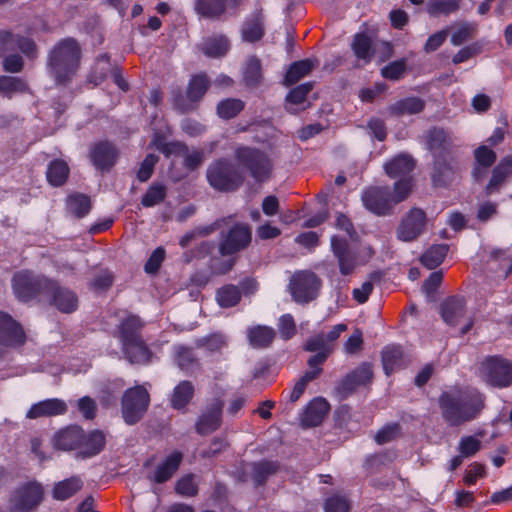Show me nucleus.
Wrapping results in <instances>:
<instances>
[{"label": "nucleus", "instance_id": "b1692460", "mask_svg": "<svg viewBox=\"0 0 512 512\" xmlns=\"http://www.w3.org/2000/svg\"><path fill=\"white\" fill-rule=\"evenodd\" d=\"M182 458L183 456L180 452H172L156 467L152 480L157 483L169 480L179 468Z\"/></svg>", "mask_w": 512, "mask_h": 512}, {"label": "nucleus", "instance_id": "412c9836", "mask_svg": "<svg viewBox=\"0 0 512 512\" xmlns=\"http://www.w3.org/2000/svg\"><path fill=\"white\" fill-rule=\"evenodd\" d=\"M82 440L83 430L72 426L57 432L53 438V445L56 449L68 451L78 447Z\"/></svg>", "mask_w": 512, "mask_h": 512}, {"label": "nucleus", "instance_id": "72a5a7b5", "mask_svg": "<svg viewBox=\"0 0 512 512\" xmlns=\"http://www.w3.org/2000/svg\"><path fill=\"white\" fill-rule=\"evenodd\" d=\"M83 487L80 477L73 476L58 482L53 489V497L57 500H66L76 494Z\"/></svg>", "mask_w": 512, "mask_h": 512}, {"label": "nucleus", "instance_id": "6ab92c4d", "mask_svg": "<svg viewBox=\"0 0 512 512\" xmlns=\"http://www.w3.org/2000/svg\"><path fill=\"white\" fill-rule=\"evenodd\" d=\"M117 157L114 146L108 142H100L91 149L90 158L93 165L100 170L111 168Z\"/></svg>", "mask_w": 512, "mask_h": 512}, {"label": "nucleus", "instance_id": "2f4dec72", "mask_svg": "<svg viewBox=\"0 0 512 512\" xmlns=\"http://www.w3.org/2000/svg\"><path fill=\"white\" fill-rule=\"evenodd\" d=\"M318 65V61L315 59H305L301 61L294 62L289 67L286 76L285 83L286 85H292L298 82L301 78L308 75L314 67Z\"/></svg>", "mask_w": 512, "mask_h": 512}, {"label": "nucleus", "instance_id": "ddd939ff", "mask_svg": "<svg viewBox=\"0 0 512 512\" xmlns=\"http://www.w3.org/2000/svg\"><path fill=\"white\" fill-rule=\"evenodd\" d=\"M364 206L377 215L388 214L394 206L388 188L372 187L362 195Z\"/></svg>", "mask_w": 512, "mask_h": 512}, {"label": "nucleus", "instance_id": "13d9d810", "mask_svg": "<svg viewBox=\"0 0 512 512\" xmlns=\"http://www.w3.org/2000/svg\"><path fill=\"white\" fill-rule=\"evenodd\" d=\"M400 433L401 430L398 424H388L377 432L375 441L380 445L386 444L399 437Z\"/></svg>", "mask_w": 512, "mask_h": 512}, {"label": "nucleus", "instance_id": "a18cd8bd", "mask_svg": "<svg viewBox=\"0 0 512 512\" xmlns=\"http://www.w3.org/2000/svg\"><path fill=\"white\" fill-rule=\"evenodd\" d=\"M28 91L26 82L17 77L0 76V93L11 97L15 93H24Z\"/></svg>", "mask_w": 512, "mask_h": 512}, {"label": "nucleus", "instance_id": "58836bf2", "mask_svg": "<svg viewBox=\"0 0 512 512\" xmlns=\"http://www.w3.org/2000/svg\"><path fill=\"white\" fill-rule=\"evenodd\" d=\"M69 175V167L63 160L52 161L47 169L46 176L48 182L53 186H61Z\"/></svg>", "mask_w": 512, "mask_h": 512}, {"label": "nucleus", "instance_id": "603ef678", "mask_svg": "<svg viewBox=\"0 0 512 512\" xmlns=\"http://www.w3.org/2000/svg\"><path fill=\"white\" fill-rule=\"evenodd\" d=\"M477 30V24L473 22H463L458 25L451 35V43L459 46L467 41Z\"/></svg>", "mask_w": 512, "mask_h": 512}, {"label": "nucleus", "instance_id": "20e7f679", "mask_svg": "<svg viewBox=\"0 0 512 512\" xmlns=\"http://www.w3.org/2000/svg\"><path fill=\"white\" fill-rule=\"evenodd\" d=\"M14 294L21 301H28L38 293L54 288V282L44 277H34L29 271H20L14 274L12 279Z\"/></svg>", "mask_w": 512, "mask_h": 512}, {"label": "nucleus", "instance_id": "393cba45", "mask_svg": "<svg viewBox=\"0 0 512 512\" xmlns=\"http://www.w3.org/2000/svg\"><path fill=\"white\" fill-rule=\"evenodd\" d=\"M351 49L356 59L362 64L371 62L374 55L372 39L365 33H357L351 43Z\"/></svg>", "mask_w": 512, "mask_h": 512}, {"label": "nucleus", "instance_id": "bb28decb", "mask_svg": "<svg viewBox=\"0 0 512 512\" xmlns=\"http://www.w3.org/2000/svg\"><path fill=\"white\" fill-rule=\"evenodd\" d=\"M391 178H410L408 175L414 169V161L408 155H398L384 166Z\"/></svg>", "mask_w": 512, "mask_h": 512}, {"label": "nucleus", "instance_id": "052dcab7", "mask_svg": "<svg viewBox=\"0 0 512 512\" xmlns=\"http://www.w3.org/2000/svg\"><path fill=\"white\" fill-rule=\"evenodd\" d=\"M481 448V441L474 436L462 437L459 442V452L463 457H471Z\"/></svg>", "mask_w": 512, "mask_h": 512}, {"label": "nucleus", "instance_id": "f8f14e48", "mask_svg": "<svg viewBox=\"0 0 512 512\" xmlns=\"http://www.w3.org/2000/svg\"><path fill=\"white\" fill-rule=\"evenodd\" d=\"M236 156L241 163L248 167L251 175L257 181H265L271 173V162L266 155L248 147L237 149Z\"/></svg>", "mask_w": 512, "mask_h": 512}, {"label": "nucleus", "instance_id": "1a4fd4ad", "mask_svg": "<svg viewBox=\"0 0 512 512\" xmlns=\"http://www.w3.org/2000/svg\"><path fill=\"white\" fill-rule=\"evenodd\" d=\"M320 279L310 271H298L290 279L289 289L292 298L298 303H307L317 297Z\"/></svg>", "mask_w": 512, "mask_h": 512}, {"label": "nucleus", "instance_id": "4c0bfd02", "mask_svg": "<svg viewBox=\"0 0 512 512\" xmlns=\"http://www.w3.org/2000/svg\"><path fill=\"white\" fill-rule=\"evenodd\" d=\"M142 327V323L140 319L136 316H129L126 320H124L121 324V340L123 346L130 351L131 346L129 340H133L138 337V332Z\"/></svg>", "mask_w": 512, "mask_h": 512}, {"label": "nucleus", "instance_id": "8fccbe9b", "mask_svg": "<svg viewBox=\"0 0 512 512\" xmlns=\"http://www.w3.org/2000/svg\"><path fill=\"white\" fill-rule=\"evenodd\" d=\"M209 85V81L206 75H196L194 76L188 86L187 96L191 101L199 100L206 92Z\"/></svg>", "mask_w": 512, "mask_h": 512}, {"label": "nucleus", "instance_id": "ea45409f", "mask_svg": "<svg viewBox=\"0 0 512 512\" xmlns=\"http://www.w3.org/2000/svg\"><path fill=\"white\" fill-rule=\"evenodd\" d=\"M195 10L207 18H218L225 12L224 0H196Z\"/></svg>", "mask_w": 512, "mask_h": 512}, {"label": "nucleus", "instance_id": "c756f323", "mask_svg": "<svg viewBox=\"0 0 512 512\" xmlns=\"http://www.w3.org/2000/svg\"><path fill=\"white\" fill-rule=\"evenodd\" d=\"M476 164L472 175L475 180H481L485 177L487 169L495 162L496 154L486 146H480L475 150Z\"/></svg>", "mask_w": 512, "mask_h": 512}, {"label": "nucleus", "instance_id": "4d7b16f0", "mask_svg": "<svg viewBox=\"0 0 512 512\" xmlns=\"http://www.w3.org/2000/svg\"><path fill=\"white\" fill-rule=\"evenodd\" d=\"M411 187V178H399L394 184L393 194H390L393 204L395 205L405 200L411 191Z\"/></svg>", "mask_w": 512, "mask_h": 512}, {"label": "nucleus", "instance_id": "f3484780", "mask_svg": "<svg viewBox=\"0 0 512 512\" xmlns=\"http://www.w3.org/2000/svg\"><path fill=\"white\" fill-rule=\"evenodd\" d=\"M23 329L8 314L0 312V344L21 345L24 342Z\"/></svg>", "mask_w": 512, "mask_h": 512}, {"label": "nucleus", "instance_id": "69168bd1", "mask_svg": "<svg viewBox=\"0 0 512 512\" xmlns=\"http://www.w3.org/2000/svg\"><path fill=\"white\" fill-rule=\"evenodd\" d=\"M261 78V65L258 59L248 61L244 72V79L248 85H256Z\"/></svg>", "mask_w": 512, "mask_h": 512}, {"label": "nucleus", "instance_id": "4be33fe9", "mask_svg": "<svg viewBox=\"0 0 512 512\" xmlns=\"http://www.w3.org/2000/svg\"><path fill=\"white\" fill-rule=\"evenodd\" d=\"M425 144L434 158H441L444 155L451 154L450 139L445 131L441 129L430 130L425 138Z\"/></svg>", "mask_w": 512, "mask_h": 512}, {"label": "nucleus", "instance_id": "0eeeda50", "mask_svg": "<svg viewBox=\"0 0 512 512\" xmlns=\"http://www.w3.org/2000/svg\"><path fill=\"white\" fill-rule=\"evenodd\" d=\"M207 179L214 189L220 191L234 190L242 183L239 172L223 160L216 161L208 167Z\"/></svg>", "mask_w": 512, "mask_h": 512}, {"label": "nucleus", "instance_id": "3c124183", "mask_svg": "<svg viewBox=\"0 0 512 512\" xmlns=\"http://www.w3.org/2000/svg\"><path fill=\"white\" fill-rule=\"evenodd\" d=\"M263 27L259 17H255L244 23L242 37L244 41L255 42L262 38Z\"/></svg>", "mask_w": 512, "mask_h": 512}, {"label": "nucleus", "instance_id": "6e6d98bb", "mask_svg": "<svg viewBox=\"0 0 512 512\" xmlns=\"http://www.w3.org/2000/svg\"><path fill=\"white\" fill-rule=\"evenodd\" d=\"M277 466L273 462H259L252 465V477L256 485L262 484L265 478L274 473Z\"/></svg>", "mask_w": 512, "mask_h": 512}, {"label": "nucleus", "instance_id": "c85d7f7f", "mask_svg": "<svg viewBox=\"0 0 512 512\" xmlns=\"http://www.w3.org/2000/svg\"><path fill=\"white\" fill-rule=\"evenodd\" d=\"M465 301L462 297L447 299L441 307V316L449 325H457L464 314Z\"/></svg>", "mask_w": 512, "mask_h": 512}, {"label": "nucleus", "instance_id": "9b49d317", "mask_svg": "<svg viewBox=\"0 0 512 512\" xmlns=\"http://www.w3.org/2000/svg\"><path fill=\"white\" fill-rule=\"evenodd\" d=\"M43 499V488L37 482H27L18 487L11 495V510L15 512H29Z\"/></svg>", "mask_w": 512, "mask_h": 512}, {"label": "nucleus", "instance_id": "cd10ccee", "mask_svg": "<svg viewBox=\"0 0 512 512\" xmlns=\"http://www.w3.org/2000/svg\"><path fill=\"white\" fill-rule=\"evenodd\" d=\"M45 293H52L53 304L63 313H71L78 306V299L72 291L56 288L55 284L52 290H46Z\"/></svg>", "mask_w": 512, "mask_h": 512}, {"label": "nucleus", "instance_id": "de8ad7c7", "mask_svg": "<svg viewBox=\"0 0 512 512\" xmlns=\"http://www.w3.org/2000/svg\"><path fill=\"white\" fill-rule=\"evenodd\" d=\"M67 208L70 213L81 218L85 216L91 208L90 199L82 194L72 195L68 198Z\"/></svg>", "mask_w": 512, "mask_h": 512}, {"label": "nucleus", "instance_id": "338daca9", "mask_svg": "<svg viewBox=\"0 0 512 512\" xmlns=\"http://www.w3.org/2000/svg\"><path fill=\"white\" fill-rule=\"evenodd\" d=\"M177 363L182 370H190L195 363V357L191 349L175 347Z\"/></svg>", "mask_w": 512, "mask_h": 512}, {"label": "nucleus", "instance_id": "e433bc0d", "mask_svg": "<svg viewBox=\"0 0 512 512\" xmlns=\"http://www.w3.org/2000/svg\"><path fill=\"white\" fill-rule=\"evenodd\" d=\"M424 108V102L417 97L405 98L390 107L392 114L396 116L413 115L420 113Z\"/></svg>", "mask_w": 512, "mask_h": 512}, {"label": "nucleus", "instance_id": "5701e85b", "mask_svg": "<svg viewBox=\"0 0 512 512\" xmlns=\"http://www.w3.org/2000/svg\"><path fill=\"white\" fill-rule=\"evenodd\" d=\"M407 363V359L400 346L389 345L382 351V364L386 375L403 368Z\"/></svg>", "mask_w": 512, "mask_h": 512}, {"label": "nucleus", "instance_id": "a19ab883", "mask_svg": "<svg viewBox=\"0 0 512 512\" xmlns=\"http://www.w3.org/2000/svg\"><path fill=\"white\" fill-rule=\"evenodd\" d=\"M131 346H134L131 348L130 351H127V349L123 346V351L127 357V359L131 363H137V364H145L150 361L151 354L147 347L144 345V343L140 340L139 337L134 338L133 340H129Z\"/></svg>", "mask_w": 512, "mask_h": 512}, {"label": "nucleus", "instance_id": "f257e3e1", "mask_svg": "<svg viewBox=\"0 0 512 512\" xmlns=\"http://www.w3.org/2000/svg\"><path fill=\"white\" fill-rule=\"evenodd\" d=\"M439 407L449 425L460 426L479 417L485 408V395L477 389L444 392Z\"/></svg>", "mask_w": 512, "mask_h": 512}, {"label": "nucleus", "instance_id": "774afa93", "mask_svg": "<svg viewBox=\"0 0 512 512\" xmlns=\"http://www.w3.org/2000/svg\"><path fill=\"white\" fill-rule=\"evenodd\" d=\"M363 347V335L361 330L356 329L345 341L343 349L348 355H353L361 351Z\"/></svg>", "mask_w": 512, "mask_h": 512}, {"label": "nucleus", "instance_id": "37998d69", "mask_svg": "<svg viewBox=\"0 0 512 512\" xmlns=\"http://www.w3.org/2000/svg\"><path fill=\"white\" fill-rule=\"evenodd\" d=\"M84 450L83 455L90 457L98 454L105 445V436L102 432L94 431L87 436L83 435Z\"/></svg>", "mask_w": 512, "mask_h": 512}, {"label": "nucleus", "instance_id": "aec40b11", "mask_svg": "<svg viewBox=\"0 0 512 512\" xmlns=\"http://www.w3.org/2000/svg\"><path fill=\"white\" fill-rule=\"evenodd\" d=\"M222 403L214 401L210 407L201 415L196 424V430L200 434H208L215 431L221 422Z\"/></svg>", "mask_w": 512, "mask_h": 512}, {"label": "nucleus", "instance_id": "dca6fc26", "mask_svg": "<svg viewBox=\"0 0 512 512\" xmlns=\"http://www.w3.org/2000/svg\"><path fill=\"white\" fill-rule=\"evenodd\" d=\"M329 411V403L321 397L311 400L300 415V423L304 427L319 425Z\"/></svg>", "mask_w": 512, "mask_h": 512}, {"label": "nucleus", "instance_id": "39448f33", "mask_svg": "<svg viewBox=\"0 0 512 512\" xmlns=\"http://www.w3.org/2000/svg\"><path fill=\"white\" fill-rule=\"evenodd\" d=\"M151 146L162 152L166 157H170L172 155L182 157L184 159L183 166L189 170L196 169L204 160V154L202 151H190L188 147L181 142H166L164 137L158 133L154 135Z\"/></svg>", "mask_w": 512, "mask_h": 512}, {"label": "nucleus", "instance_id": "680f3d73", "mask_svg": "<svg viewBox=\"0 0 512 512\" xmlns=\"http://www.w3.org/2000/svg\"><path fill=\"white\" fill-rule=\"evenodd\" d=\"M305 350L309 352H332V346L327 343L324 333L312 336L305 344Z\"/></svg>", "mask_w": 512, "mask_h": 512}, {"label": "nucleus", "instance_id": "0e129e2a", "mask_svg": "<svg viewBox=\"0 0 512 512\" xmlns=\"http://www.w3.org/2000/svg\"><path fill=\"white\" fill-rule=\"evenodd\" d=\"M278 329L284 340H289L296 334V325L291 314H284L279 318Z\"/></svg>", "mask_w": 512, "mask_h": 512}, {"label": "nucleus", "instance_id": "473e14b6", "mask_svg": "<svg viewBox=\"0 0 512 512\" xmlns=\"http://www.w3.org/2000/svg\"><path fill=\"white\" fill-rule=\"evenodd\" d=\"M230 49V44L225 36L218 35L207 38L201 45L202 52L208 57H222Z\"/></svg>", "mask_w": 512, "mask_h": 512}, {"label": "nucleus", "instance_id": "79ce46f5", "mask_svg": "<svg viewBox=\"0 0 512 512\" xmlns=\"http://www.w3.org/2000/svg\"><path fill=\"white\" fill-rule=\"evenodd\" d=\"M448 252V245L431 246L421 257V263L428 269H434L442 263Z\"/></svg>", "mask_w": 512, "mask_h": 512}, {"label": "nucleus", "instance_id": "9d476101", "mask_svg": "<svg viewBox=\"0 0 512 512\" xmlns=\"http://www.w3.org/2000/svg\"><path fill=\"white\" fill-rule=\"evenodd\" d=\"M429 220L420 208L410 209L401 219L397 230V238L403 242H411L424 234Z\"/></svg>", "mask_w": 512, "mask_h": 512}, {"label": "nucleus", "instance_id": "c03bdc74", "mask_svg": "<svg viewBox=\"0 0 512 512\" xmlns=\"http://www.w3.org/2000/svg\"><path fill=\"white\" fill-rule=\"evenodd\" d=\"M241 299L239 289L234 285H225L221 287L216 294V300L221 307H233Z\"/></svg>", "mask_w": 512, "mask_h": 512}, {"label": "nucleus", "instance_id": "864d4df0", "mask_svg": "<svg viewBox=\"0 0 512 512\" xmlns=\"http://www.w3.org/2000/svg\"><path fill=\"white\" fill-rule=\"evenodd\" d=\"M165 196L166 187L162 184H153L142 197L141 203L145 207H152L162 202Z\"/></svg>", "mask_w": 512, "mask_h": 512}, {"label": "nucleus", "instance_id": "e2e57ef3", "mask_svg": "<svg viewBox=\"0 0 512 512\" xmlns=\"http://www.w3.org/2000/svg\"><path fill=\"white\" fill-rule=\"evenodd\" d=\"M199 345L211 352L222 350L227 345V340L220 333L211 334L200 340Z\"/></svg>", "mask_w": 512, "mask_h": 512}, {"label": "nucleus", "instance_id": "5fc2aeb1", "mask_svg": "<svg viewBox=\"0 0 512 512\" xmlns=\"http://www.w3.org/2000/svg\"><path fill=\"white\" fill-rule=\"evenodd\" d=\"M244 104L238 99H226L218 104L217 112L221 118L230 119L235 117L242 109Z\"/></svg>", "mask_w": 512, "mask_h": 512}, {"label": "nucleus", "instance_id": "f03ea898", "mask_svg": "<svg viewBox=\"0 0 512 512\" xmlns=\"http://www.w3.org/2000/svg\"><path fill=\"white\" fill-rule=\"evenodd\" d=\"M80 61V48L72 38L60 41L49 56V73L56 83L65 84L75 75Z\"/></svg>", "mask_w": 512, "mask_h": 512}, {"label": "nucleus", "instance_id": "4468645a", "mask_svg": "<svg viewBox=\"0 0 512 512\" xmlns=\"http://www.w3.org/2000/svg\"><path fill=\"white\" fill-rule=\"evenodd\" d=\"M251 241V233L246 225L234 226L220 245L222 255H231L244 249Z\"/></svg>", "mask_w": 512, "mask_h": 512}, {"label": "nucleus", "instance_id": "bf43d9fd", "mask_svg": "<svg viewBox=\"0 0 512 512\" xmlns=\"http://www.w3.org/2000/svg\"><path fill=\"white\" fill-rule=\"evenodd\" d=\"M324 510L325 512H349L350 503L344 496L333 495L326 499Z\"/></svg>", "mask_w": 512, "mask_h": 512}, {"label": "nucleus", "instance_id": "7c9ffc66", "mask_svg": "<svg viewBox=\"0 0 512 512\" xmlns=\"http://www.w3.org/2000/svg\"><path fill=\"white\" fill-rule=\"evenodd\" d=\"M249 343L254 348L269 346L275 338V331L269 326L257 325L247 331Z\"/></svg>", "mask_w": 512, "mask_h": 512}, {"label": "nucleus", "instance_id": "f704fd0d", "mask_svg": "<svg viewBox=\"0 0 512 512\" xmlns=\"http://www.w3.org/2000/svg\"><path fill=\"white\" fill-rule=\"evenodd\" d=\"M372 368L369 364H362L352 373L346 376L343 381V387L346 390H353L359 385H365L372 378Z\"/></svg>", "mask_w": 512, "mask_h": 512}, {"label": "nucleus", "instance_id": "c9c22d12", "mask_svg": "<svg viewBox=\"0 0 512 512\" xmlns=\"http://www.w3.org/2000/svg\"><path fill=\"white\" fill-rule=\"evenodd\" d=\"M194 395V386L189 381L180 382L172 392L171 405L175 409H183Z\"/></svg>", "mask_w": 512, "mask_h": 512}, {"label": "nucleus", "instance_id": "2eb2a0df", "mask_svg": "<svg viewBox=\"0 0 512 512\" xmlns=\"http://www.w3.org/2000/svg\"><path fill=\"white\" fill-rule=\"evenodd\" d=\"M67 405L65 401L58 398L45 399L33 404L26 413L29 419H37L41 417H54L65 414Z\"/></svg>", "mask_w": 512, "mask_h": 512}, {"label": "nucleus", "instance_id": "7ed1b4c3", "mask_svg": "<svg viewBox=\"0 0 512 512\" xmlns=\"http://www.w3.org/2000/svg\"><path fill=\"white\" fill-rule=\"evenodd\" d=\"M331 250L342 275L351 274L357 266L366 264L375 253L369 244L361 243L356 248H350L346 240L337 236L331 237Z\"/></svg>", "mask_w": 512, "mask_h": 512}, {"label": "nucleus", "instance_id": "a878e982", "mask_svg": "<svg viewBox=\"0 0 512 512\" xmlns=\"http://www.w3.org/2000/svg\"><path fill=\"white\" fill-rule=\"evenodd\" d=\"M512 176V157L503 158L493 169L486 191L491 194L497 191L505 180Z\"/></svg>", "mask_w": 512, "mask_h": 512}, {"label": "nucleus", "instance_id": "a211bd4d", "mask_svg": "<svg viewBox=\"0 0 512 512\" xmlns=\"http://www.w3.org/2000/svg\"><path fill=\"white\" fill-rule=\"evenodd\" d=\"M457 170V162L449 155H444L441 158H435L432 179L435 185H446L455 177Z\"/></svg>", "mask_w": 512, "mask_h": 512}, {"label": "nucleus", "instance_id": "49530a36", "mask_svg": "<svg viewBox=\"0 0 512 512\" xmlns=\"http://www.w3.org/2000/svg\"><path fill=\"white\" fill-rule=\"evenodd\" d=\"M461 0H429L427 12L430 15H448L459 10Z\"/></svg>", "mask_w": 512, "mask_h": 512}, {"label": "nucleus", "instance_id": "6e6552de", "mask_svg": "<svg viewBox=\"0 0 512 512\" xmlns=\"http://www.w3.org/2000/svg\"><path fill=\"white\" fill-rule=\"evenodd\" d=\"M480 373L486 383L495 387H508L512 383V363L501 357L486 359Z\"/></svg>", "mask_w": 512, "mask_h": 512}, {"label": "nucleus", "instance_id": "09e8293b", "mask_svg": "<svg viewBox=\"0 0 512 512\" xmlns=\"http://www.w3.org/2000/svg\"><path fill=\"white\" fill-rule=\"evenodd\" d=\"M312 90L311 83H304L292 89L286 97L287 109L290 112H297L293 105L302 104L305 101L306 95Z\"/></svg>", "mask_w": 512, "mask_h": 512}, {"label": "nucleus", "instance_id": "423d86ee", "mask_svg": "<svg viewBox=\"0 0 512 512\" xmlns=\"http://www.w3.org/2000/svg\"><path fill=\"white\" fill-rule=\"evenodd\" d=\"M149 402V393L143 386L128 389L122 398L124 421L129 425L137 423L146 412Z\"/></svg>", "mask_w": 512, "mask_h": 512}]
</instances>
